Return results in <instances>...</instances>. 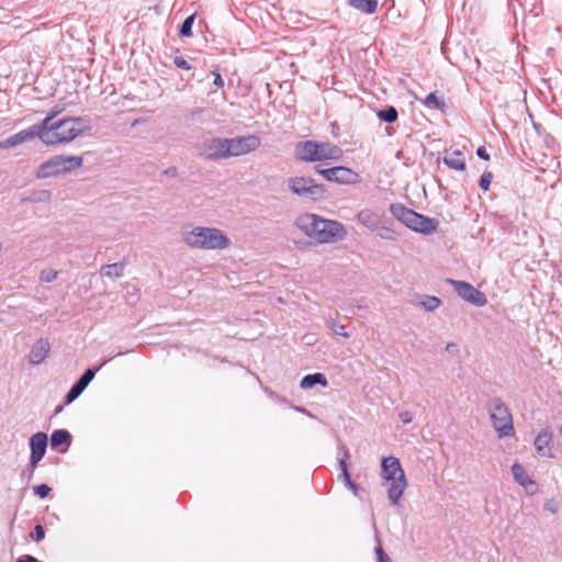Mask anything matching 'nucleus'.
Masks as SVG:
<instances>
[{
  "label": "nucleus",
  "mask_w": 562,
  "mask_h": 562,
  "mask_svg": "<svg viewBox=\"0 0 562 562\" xmlns=\"http://www.w3.org/2000/svg\"><path fill=\"white\" fill-rule=\"evenodd\" d=\"M294 224L306 237L318 244H333L344 240L347 236L344 224L314 213L300 214Z\"/></svg>",
  "instance_id": "f257e3e1"
},
{
  "label": "nucleus",
  "mask_w": 562,
  "mask_h": 562,
  "mask_svg": "<svg viewBox=\"0 0 562 562\" xmlns=\"http://www.w3.org/2000/svg\"><path fill=\"white\" fill-rule=\"evenodd\" d=\"M180 234L190 249L221 251L231 246L229 237L217 227L187 224Z\"/></svg>",
  "instance_id": "f03ea898"
},
{
  "label": "nucleus",
  "mask_w": 562,
  "mask_h": 562,
  "mask_svg": "<svg viewBox=\"0 0 562 562\" xmlns=\"http://www.w3.org/2000/svg\"><path fill=\"white\" fill-rule=\"evenodd\" d=\"M90 126L83 117H66L40 128V140L46 146L68 144L89 131Z\"/></svg>",
  "instance_id": "7ed1b4c3"
},
{
  "label": "nucleus",
  "mask_w": 562,
  "mask_h": 562,
  "mask_svg": "<svg viewBox=\"0 0 562 562\" xmlns=\"http://www.w3.org/2000/svg\"><path fill=\"white\" fill-rule=\"evenodd\" d=\"M381 468L382 479L389 483L387 498L392 506L398 507L407 487V480L401 462L395 457H385L382 459Z\"/></svg>",
  "instance_id": "20e7f679"
},
{
  "label": "nucleus",
  "mask_w": 562,
  "mask_h": 562,
  "mask_svg": "<svg viewBox=\"0 0 562 562\" xmlns=\"http://www.w3.org/2000/svg\"><path fill=\"white\" fill-rule=\"evenodd\" d=\"M342 149L328 142L305 140L295 146V158L304 162L338 160Z\"/></svg>",
  "instance_id": "39448f33"
},
{
  "label": "nucleus",
  "mask_w": 562,
  "mask_h": 562,
  "mask_svg": "<svg viewBox=\"0 0 562 562\" xmlns=\"http://www.w3.org/2000/svg\"><path fill=\"white\" fill-rule=\"evenodd\" d=\"M390 212L397 221L414 232L429 235L437 229V222L435 220L419 214L401 203H392Z\"/></svg>",
  "instance_id": "423d86ee"
},
{
  "label": "nucleus",
  "mask_w": 562,
  "mask_h": 562,
  "mask_svg": "<svg viewBox=\"0 0 562 562\" xmlns=\"http://www.w3.org/2000/svg\"><path fill=\"white\" fill-rule=\"evenodd\" d=\"M288 189L300 199L319 202L327 198V189L307 176H294L286 180Z\"/></svg>",
  "instance_id": "0eeeda50"
},
{
  "label": "nucleus",
  "mask_w": 562,
  "mask_h": 562,
  "mask_svg": "<svg viewBox=\"0 0 562 562\" xmlns=\"http://www.w3.org/2000/svg\"><path fill=\"white\" fill-rule=\"evenodd\" d=\"M83 164L80 156L56 155L44 161L36 170V178L47 179L69 173L79 169Z\"/></svg>",
  "instance_id": "6e6552de"
},
{
  "label": "nucleus",
  "mask_w": 562,
  "mask_h": 562,
  "mask_svg": "<svg viewBox=\"0 0 562 562\" xmlns=\"http://www.w3.org/2000/svg\"><path fill=\"white\" fill-rule=\"evenodd\" d=\"M488 414L499 438L514 436L513 417L503 400L499 397L492 398L488 403Z\"/></svg>",
  "instance_id": "1a4fd4ad"
},
{
  "label": "nucleus",
  "mask_w": 562,
  "mask_h": 562,
  "mask_svg": "<svg viewBox=\"0 0 562 562\" xmlns=\"http://www.w3.org/2000/svg\"><path fill=\"white\" fill-rule=\"evenodd\" d=\"M315 171L324 177V179L327 181L338 184H357L360 182L359 173L344 166L331 167L327 169L316 167Z\"/></svg>",
  "instance_id": "9d476101"
},
{
  "label": "nucleus",
  "mask_w": 562,
  "mask_h": 562,
  "mask_svg": "<svg viewBox=\"0 0 562 562\" xmlns=\"http://www.w3.org/2000/svg\"><path fill=\"white\" fill-rule=\"evenodd\" d=\"M261 145V140L257 135L237 136L227 138V159L247 155L257 150Z\"/></svg>",
  "instance_id": "9b49d317"
},
{
  "label": "nucleus",
  "mask_w": 562,
  "mask_h": 562,
  "mask_svg": "<svg viewBox=\"0 0 562 562\" xmlns=\"http://www.w3.org/2000/svg\"><path fill=\"white\" fill-rule=\"evenodd\" d=\"M227 138L212 137L198 146L199 155L210 160L227 159Z\"/></svg>",
  "instance_id": "f8f14e48"
},
{
  "label": "nucleus",
  "mask_w": 562,
  "mask_h": 562,
  "mask_svg": "<svg viewBox=\"0 0 562 562\" xmlns=\"http://www.w3.org/2000/svg\"><path fill=\"white\" fill-rule=\"evenodd\" d=\"M448 282L453 285L457 294L464 301L479 307L484 306L487 303L486 295L474 288L472 284L465 281H458L452 279L448 280Z\"/></svg>",
  "instance_id": "ddd939ff"
},
{
  "label": "nucleus",
  "mask_w": 562,
  "mask_h": 562,
  "mask_svg": "<svg viewBox=\"0 0 562 562\" xmlns=\"http://www.w3.org/2000/svg\"><path fill=\"white\" fill-rule=\"evenodd\" d=\"M30 467L31 475H33L38 462L43 459L47 448V435L45 432H36L30 438Z\"/></svg>",
  "instance_id": "4468645a"
},
{
  "label": "nucleus",
  "mask_w": 562,
  "mask_h": 562,
  "mask_svg": "<svg viewBox=\"0 0 562 562\" xmlns=\"http://www.w3.org/2000/svg\"><path fill=\"white\" fill-rule=\"evenodd\" d=\"M40 135H41L40 127L37 126V124H33L29 128L22 130V131L18 132L16 134L8 137L5 140L0 143V147L1 148L13 147V146L20 145L22 143L32 140L36 137L40 138Z\"/></svg>",
  "instance_id": "2eb2a0df"
},
{
  "label": "nucleus",
  "mask_w": 562,
  "mask_h": 562,
  "mask_svg": "<svg viewBox=\"0 0 562 562\" xmlns=\"http://www.w3.org/2000/svg\"><path fill=\"white\" fill-rule=\"evenodd\" d=\"M356 218L359 224H361L369 231L378 232L380 223L384 218V215L372 209H362L357 213Z\"/></svg>",
  "instance_id": "dca6fc26"
},
{
  "label": "nucleus",
  "mask_w": 562,
  "mask_h": 562,
  "mask_svg": "<svg viewBox=\"0 0 562 562\" xmlns=\"http://www.w3.org/2000/svg\"><path fill=\"white\" fill-rule=\"evenodd\" d=\"M512 473L515 481L521 485L527 493L535 494L538 490L537 483L529 476L525 468L519 463L512 465Z\"/></svg>",
  "instance_id": "f3484780"
},
{
  "label": "nucleus",
  "mask_w": 562,
  "mask_h": 562,
  "mask_svg": "<svg viewBox=\"0 0 562 562\" xmlns=\"http://www.w3.org/2000/svg\"><path fill=\"white\" fill-rule=\"evenodd\" d=\"M552 432L544 428L535 438L533 446L537 453L544 458H552L551 452Z\"/></svg>",
  "instance_id": "a211bd4d"
},
{
  "label": "nucleus",
  "mask_w": 562,
  "mask_h": 562,
  "mask_svg": "<svg viewBox=\"0 0 562 562\" xmlns=\"http://www.w3.org/2000/svg\"><path fill=\"white\" fill-rule=\"evenodd\" d=\"M442 161L452 170L463 171L467 168L464 154L460 149H446Z\"/></svg>",
  "instance_id": "6ab92c4d"
},
{
  "label": "nucleus",
  "mask_w": 562,
  "mask_h": 562,
  "mask_svg": "<svg viewBox=\"0 0 562 562\" xmlns=\"http://www.w3.org/2000/svg\"><path fill=\"white\" fill-rule=\"evenodd\" d=\"M50 351V345L47 339L41 338L33 346L29 353V361L32 364L42 363Z\"/></svg>",
  "instance_id": "aec40b11"
},
{
  "label": "nucleus",
  "mask_w": 562,
  "mask_h": 562,
  "mask_svg": "<svg viewBox=\"0 0 562 562\" xmlns=\"http://www.w3.org/2000/svg\"><path fill=\"white\" fill-rule=\"evenodd\" d=\"M71 443V435L66 429L54 430L50 435L52 448L58 449L59 452H66Z\"/></svg>",
  "instance_id": "412c9836"
},
{
  "label": "nucleus",
  "mask_w": 562,
  "mask_h": 562,
  "mask_svg": "<svg viewBox=\"0 0 562 562\" xmlns=\"http://www.w3.org/2000/svg\"><path fill=\"white\" fill-rule=\"evenodd\" d=\"M348 5L364 13L373 14L378 10V0H348Z\"/></svg>",
  "instance_id": "4be33fe9"
},
{
  "label": "nucleus",
  "mask_w": 562,
  "mask_h": 562,
  "mask_svg": "<svg viewBox=\"0 0 562 562\" xmlns=\"http://www.w3.org/2000/svg\"><path fill=\"white\" fill-rule=\"evenodd\" d=\"M315 385H322L324 387L328 385L327 379L323 373L307 374L300 382L301 389L304 390L311 389Z\"/></svg>",
  "instance_id": "5701e85b"
},
{
  "label": "nucleus",
  "mask_w": 562,
  "mask_h": 562,
  "mask_svg": "<svg viewBox=\"0 0 562 562\" xmlns=\"http://www.w3.org/2000/svg\"><path fill=\"white\" fill-rule=\"evenodd\" d=\"M124 267L122 262L105 265L102 267V274L112 279L120 278L123 276Z\"/></svg>",
  "instance_id": "b1692460"
},
{
  "label": "nucleus",
  "mask_w": 562,
  "mask_h": 562,
  "mask_svg": "<svg viewBox=\"0 0 562 562\" xmlns=\"http://www.w3.org/2000/svg\"><path fill=\"white\" fill-rule=\"evenodd\" d=\"M63 111H64V108H63V106H59V105H55V106H53V108L48 111L47 115H46V116H45L41 122L36 123V124H37V126H38L40 128H43V127H45V126H48V125H50V124L55 123V122H56V121H55L56 116H58Z\"/></svg>",
  "instance_id": "393cba45"
},
{
  "label": "nucleus",
  "mask_w": 562,
  "mask_h": 562,
  "mask_svg": "<svg viewBox=\"0 0 562 562\" xmlns=\"http://www.w3.org/2000/svg\"><path fill=\"white\" fill-rule=\"evenodd\" d=\"M381 238L395 240L397 237L396 232L387 225V222L384 218L380 223V227L378 232H375Z\"/></svg>",
  "instance_id": "a878e982"
},
{
  "label": "nucleus",
  "mask_w": 562,
  "mask_h": 562,
  "mask_svg": "<svg viewBox=\"0 0 562 562\" xmlns=\"http://www.w3.org/2000/svg\"><path fill=\"white\" fill-rule=\"evenodd\" d=\"M423 103H424L425 106H427L429 109H436V110H439V111H443V109H445L443 100L440 99L439 97H437L435 92L429 93L425 98Z\"/></svg>",
  "instance_id": "bb28decb"
},
{
  "label": "nucleus",
  "mask_w": 562,
  "mask_h": 562,
  "mask_svg": "<svg viewBox=\"0 0 562 562\" xmlns=\"http://www.w3.org/2000/svg\"><path fill=\"white\" fill-rule=\"evenodd\" d=\"M378 117L385 123H393L397 120L398 113L394 106H389L380 110L378 112Z\"/></svg>",
  "instance_id": "cd10ccee"
},
{
  "label": "nucleus",
  "mask_w": 562,
  "mask_h": 562,
  "mask_svg": "<svg viewBox=\"0 0 562 562\" xmlns=\"http://www.w3.org/2000/svg\"><path fill=\"white\" fill-rule=\"evenodd\" d=\"M99 370V368L97 369H93V368H89L87 369L83 374L80 376V379L76 382L77 385H79L80 387H82L83 390H86V387L89 385V383L93 380L97 371Z\"/></svg>",
  "instance_id": "c85d7f7f"
},
{
  "label": "nucleus",
  "mask_w": 562,
  "mask_h": 562,
  "mask_svg": "<svg viewBox=\"0 0 562 562\" xmlns=\"http://www.w3.org/2000/svg\"><path fill=\"white\" fill-rule=\"evenodd\" d=\"M195 15L192 14L188 16L181 24L179 30V35L183 37H190L192 35V25L194 22Z\"/></svg>",
  "instance_id": "c756f323"
},
{
  "label": "nucleus",
  "mask_w": 562,
  "mask_h": 562,
  "mask_svg": "<svg viewBox=\"0 0 562 562\" xmlns=\"http://www.w3.org/2000/svg\"><path fill=\"white\" fill-rule=\"evenodd\" d=\"M422 305L426 311H435L441 305V300L437 296L427 295L422 301Z\"/></svg>",
  "instance_id": "7c9ffc66"
},
{
  "label": "nucleus",
  "mask_w": 562,
  "mask_h": 562,
  "mask_svg": "<svg viewBox=\"0 0 562 562\" xmlns=\"http://www.w3.org/2000/svg\"><path fill=\"white\" fill-rule=\"evenodd\" d=\"M58 277V271L52 268H45L40 273V280L44 283H50L55 281Z\"/></svg>",
  "instance_id": "2f4dec72"
},
{
  "label": "nucleus",
  "mask_w": 562,
  "mask_h": 562,
  "mask_svg": "<svg viewBox=\"0 0 562 562\" xmlns=\"http://www.w3.org/2000/svg\"><path fill=\"white\" fill-rule=\"evenodd\" d=\"M328 326L335 335H338L344 338L350 337L349 333L346 330V327L344 325H339L335 321L331 319L328 322Z\"/></svg>",
  "instance_id": "473e14b6"
},
{
  "label": "nucleus",
  "mask_w": 562,
  "mask_h": 562,
  "mask_svg": "<svg viewBox=\"0 0 562 562\" xmlns=\"http://www.w3.org/2000/svg\"><path fill=\"white\" fill-rule=\"evenodd\" d=\"M85 390L82 387H80L79 385H77L76 383L71 386V389L69 390V392L66 394V397H65V403L66 404H70L71 402H74L76 398H78L80 396V394L83 392Z\"/></svg>",
  "instance_id": "72a5a7b5"
},
{
  "label": "nucleus",
  "mask_w": 562,
  "mask_h": 562,
  "mask_svg": "<svg viewBox=\"0 0 562 562\" xmlns=\"http://www.w3.org/2000/svg\"><path fill=\"white\" fill-rule=\"evenodd\" d=\"M493 180V173L491 171H484L480 178L479 186L483 191H487L490 189L491 182Z\"/></svg>",
  "instance_id": "f704fd0d"
},
{
  "label": "nucleus",
  "mask_w": 562,
  "mask_h": 562,
  "mask_svg": "<svg viewBox=\"0 0 562 562\" xmlns=\"http://www.w3.org/2000/svg\"><path fill=\"white\" fill-rule=\"evenodd\" d=\"M376 541H378V546L375 547V554H376L378 562H390L391 560H390L389 555L384 552L380 539L376 538Z\"/></svg>",
  "instance_id": "c9c22d12"
},
{
  "label": "nucleus",
  "mask_w": 562,
  "mask_h": 562,
  "mask_svg": "<svg viewBox=\"0 0 562 562\" xmlns=\"http://www.w3.org/2000/svg\"><path fill=\"white\" fill-rule=\"evenodd\" d=\"M34 494L41 498H45L48 496L52 488L46 484H40L33 487Z\"/></svg>",
  "instance_id": "e433bc0d"
},
{
  "label": "nucleus",
  "mask_w": 562,
  "mask_h": 562,
  "mask_svg": "<svg viewBox=\"0 0 562 562\" xmlns=\"http://www.w3.org/2000/svg\"><path fill=\"white\" fill-rule=\"evenodd\" d=\"M30 536L36 542L42 541L45 538V530L43 526L36 525Z\"/></svg>",
  "instance_id": "4c0bfd02"
},
{
  "label": "nucleus",
  "mask_w": 562,
  "mask_h": 562,
  "mask_svg": "<svg viewBox=\"0 0 562 562\" xmlns=\"http://www.w3.org/2000/svg\"><path fill=\"white\" fill-rule=\"evenodd\" d=\"M173 64L178 68H181V69H184V70H190L192 68L191 65L188 63V60L183 56H176L173 58Z\"/></svg>",
  "instance_id": "58836bf2"
},
{
  "label": "nucleus",
  "mask_w": 562,
  "mask_h": 562,
  "mask_svg": "<svg viewBox=\"0 0 562 562\" xmlns=\"http://www.w3.org/2000/svg\"><path fill=\"white\" fill-rule=\"evenodd\" d=\"M342 449H344V457L338 460V464H339L340 471L345 472L346 470H348L347 459L349 458V451L345 447H342Z\"/></svg>",
  "instance_id": "ea45409f"
},
{
  "label": "nucleus",
  "mask_w": 562,
  "mask_h": 562,
  "mask_svg": "<svg viewBox=\"0 0 562 562\" xmlns=\"http://www.w3.org/2000/svg\"><path fill=\"white\" fill-rule=\"evenodd\" d=\"M50 196H52V194L48 190H42L36 194V196L34 198V201L47 202L50 200Z\"/></svg>",
  "instance_id": "a19ab883"
},
{
  "label": "nucleus",
  "mask_w": 562,
  "mask_h": 562,
  "mask_svg": "<svg viewBox=\"0 0 562 562\" xmlns=\"http://www.w3.org/2000/svg\"><path fill=\"white\" fill-rule=\"evenodd\" d=\"M213 76H214V80H213V83L216 88H223L224 87V80L220 74L218 70H213L212 71Z\"/></svg>",
  "instance_id": "79ce46f5"
},
{
  "label": "nucleus",
  "mask_w": 562,
  "mask_h": 562,
  "mask_svg": "<svg viewBox=\"0 0 562 562\" xmlns=\"http://www.w3.org/2000/svg\"><path fill=\"white\" fill-rule=\"evenodd\" d=\"M398 417L403 424H409L413 420V415L409 411L401 412Z\"/></svg>",
  "instance_id": "37998d69"
},
{
  "label": "nucleus",
  "mask_w": 562,
  "mask_h": 562,
  "mask_svg": "<svg viewBox=\"0 0 562 562\" xmlns=\"http://www.w3.org/2000/svg\"><path fill=\"white\" fill-rule=\"evenodd\" d=\"M476 155L483 160H490V154L484 146H480L476 149Z\"/></svg>",
  "instance_id": "c03bdc74"
},
{
  "label": "nucleus",
  "mask_w": 562,
  "mask_h": 562,
  "mask_svg": "<svg viewBox=\"0 0 562 562\" xmlns=\"http://www.w3.org/2000/svg\"><path fill=\"white\" fill-rule=\"evenodd\" d=\"M347 487L353 493L355 496H359L360 487L355 482H351L347 485Z\"/></svg>",
  "instance_id": "a18cd8bd"
},
{
  "label": "nucleus",
  "mask_w": 562,
  "mask_h": 562,
  "mask_svg": "<svg viewBox=\"0 0 562 562\" xmlns=\"http://www.w3.org/2000/svg\"><path fill=\"white\" fill-rule=\"evenodd\" d=\"M340 476H341V479H342V481H344V483H345V485H346V486H347L349 483H351V482H352V481H351V479H350V474H349V471H348V470H346L345 472H341Z\"/></svg>",
  "instance_id": "49530a36"
},
{
  "label": "nucleus",
  "mask_w": 562,
  "mask_h": 562,
  "mask_svg": "<svg viewBox=\"0 0 562 562\" xmlns=\"http://www.w3.org/2000/svg\"><path fill=\"white\" fill-rule=\"evenodd\" d=\"M446 350H447L449 353L454 355V353H457V352H458V347H457V345H456V344H453V342H449V344H447V346H446Z\"/></svg>",
  "instance_id": "de8ad7c7"
},
{
  "label": "nucleus",
  "mask_w": 562,
  "mask_h": 562,
  "mask_svg": "<svg viewBox=\"0 0 562 562\" xmlns=\"http://www.w3.org/2000/svg\"><path fill=\"white\" fill-rule=\"evenodd\" d=\"M164 173H165L166 176H169V177H176V176H177V173H178V170H177V168H176V167H169V168H167V169L164 171Z\"/></svg>",
  "instance_id": "09e8293b"
},
{
  "label": "nucleus",
  "mask_w": 562,
  "mask_h": 562,
  "mask_svg": "<svg viewBox=\"0 0 562 562\" xmlns=\"http://www.w3.org/2000/svg\"><path fill=\"white\" fill-rule=\"evenodd\" d=\"M18 562H38V560L32 555H23L18 560Z\"/></svg>",
  "instance_id": "8fccbe9b"
},
{
  "label": "nucleus",
  "mask_w": 562,
  "mask_h": 562,
  "mask_svg": "<svg viewBox=\"0 0 562 562\" xmlns=\"http://www.w3.org/2000/svg\"><path fill=\"white\" fill-rule=\"evenodd\" d=\"M532 126L536 130V132L540 135L541 134V131H540L541 130V125L533 122Z\"/></svg>",
  "instance_id": "3c124183"
},
{
  "label": "nucleus",
  "mask_w": 562,
  "mask_h": 562,
  "mask_svg": "<svg viewBox=\"0 0 562 562\" xmlns=\"http://www.w3.org/2000/svg\"><path fill=\"white\" fill-rule=\"evenodd\" d=\"M27 470H29V471H27V474H29V480H30V479L33 476V475H31V467H30V465H29V469H27Z\"/></svg>",
  "instance_id": "603ef678"
},
{
  "label": "nucleus",
  "mask_w": 562,
  "mask_h": 562,
  "mask_svg": "<svg viewBox=\"0 0 562 562\" xmlns=\"http://www.w3.org/2000/svg\"><path fill=\"white\" fill-rule=\"evenodd\" d=\"M546 508L550 509L551 512L554 513V509L552 508V506H549V504L546 505Z\"/></svg>",
  "instance_id": "864d4df0"
},
{
  "label": "nucleus",
  "mask_w": 562,
  "mask_h": 562,
  "mask_svg": "<svg viewBox=\"0 0 562 562\" xmlns=\"http://www.w3.org/2000/svg\"><path fill=\"white\" fill-rule=\"evenodd\" d=\"M559 430H560V434L562 436V425L560 426Z\"/></svg>",
  "instance_id": "5fc2aeb1"
}]
</instances>
